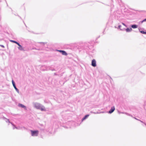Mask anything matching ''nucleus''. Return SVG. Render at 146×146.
<instances>
[{
    "label": "nucleus",
    "instance_id": "nucleus-1",
    "mask_svg": "<svg viewBox=\"0 0 146 146\" xmlns=\"http://www.w3.org/2000/svg\"><path fill=\"white\" fill-rule=\"evenodd\" d=\"M33 104V106L37 109L40 110L42 111H46V110L45 107L39 103L34 102Z\"/></svg>",
    "mask_w": 146,
    "mask_h": 146
},
{
    "label": "nucleus",
    "instance_id": "nucleus-2",
    "mask_svg": "<svg viewBox=\"0 0 146 146\" xmlns=\"http://www.w3.org/2000/svg\"><path fill=\"white\" fill-rule=\"evenodd\" d=\"M30 131L32 136H37L38 134L39 131L38 130H31Z\"/></svg>",
    "mask_w": 146,
    "mask_h": 146
},
{
    "label": "nucleus",
    "instance_id": "nucleus-3",
    "mask_svg": "<svg viewBox=\"0 0 146 146\" xmlns=\"http://www.w3.org/2000/svg\"><path fill=\"white\" fill-rule=\"evenodd\" d=\"M38 127L40 130L43 131L45 129V125L43 124L38 123Z\"/></svg>",
    "mask_w": 146,
    "mask_h": 146
},
{
    "label": "nucleus",
    "instance_id": "nucleus-4",
    "mask_svg": "<svg viewBox=\"0 0 146 146\" xmlns=\"http://www.w3.org/2000/svg\"><path fill=\"white\" fill-rule=\"evenodd\" d=\"M12 84L14 88L15 89L16 91L18 92V93H19V89L16 87L15 82L14 81L12 80Z\"/></svg>",
    "mask_w": 146,
    "mask_h": 146
},
{
    "label": "nucleus",
    "instance_id": "nucleus-5",
    "mask_svg": "<svg viewBox=\"0 0 146 146\" xmlns=\"http://www.w3.org/2000/svg\"><path fill=\"white\" fill-rule=\"evenodd\" d=\"M132 30V29L131 28H127V29L123 28V29H121V31H125L127 32H131Z\"/></svg>",
    "mask_w": 146,
    "mask_h": 146
},
{
    "label": "nucleus",
    "instance_id": "nucleus-6",
    "mask_svg": "<svg viewBox=\"0 0 146 146\" xmlns=\"http://www.w3.org/2000/svg\"><path fill=\"white\" fill-rule=\"evenodd\" d=\"M91 65L94 67H95L96 66V61L94 59L92 60Z\"/></svg>",
    "mask_w": 146,
    "mask_h": 146
},
{
    "label": "nucleus",
    "instance_id": "nucleus-7",
    "mask_svg": "<svg viewBox=\"0 0 146 146\" xmlns=\"http://www.w3.org/2000/svg\"><path fill=\"white\" fill-rule=\"evenodd\" d=\"M115 110V108L114 106H112L110 110L108 112L109 114H111Z\"/></svg>",
    "mask_w": 146,
    "mask_h": 146
},
{
    "label": "nucleus",
    "instance_id": "nucleus-8",
    "mask_svg": "<svg viewBox=\"0 0 146 146\" xmlns=\"http://www.w3.org/2000/svg\"><path fill=\"white\" fill-rule=\"evenodd\" d=\"M18 106L19 107L24 108L25 110H26L27 109L26 107L22 104L19 103L18 104Z\"/></svg>",
    "mask_w": 146,
    "mask_h": 146
},
{
    "label": "nucleus",
    "instance_id": "nucleus-9",
    "mask_svg": "<svg viewBox=\"0 0 146 146\" xmlns=\"http://www.w3.org/2000/svg\"><path fill=\"white\" fill-rule=\"evenodd\" d=\"M139 32L142 34H146V31L145 32L144 31L142 30V29L141 28H139Z\"/></svg>",
    "mask_w": 146,
    "mask_h": 146
},
{
    "label": "nucleus",
    "instance_id": "nucleus-10",
    "mask_svg": "<svg viewBox=\"0 0 146 146\" xmlns=\"http://www.w3.org/2000/svg\"><path fill=\"white\" fill-rule=\"evenodd\" d=\"M130 27H131V28H132L133 29H136L137 28L138 25L136 24H133L131 25H130Z\"/></svg>",
    "mask_w": 146,
    "mask_h": 146
},
{
    "label": "nucleus",
    "instance_id": "nucleus-11",
    "mask_svg": "<svg viewBox=\"0 0 146 146\" xmlns=\"http://www.w3.org/2000/svg\"><path fill=\"white\" fill-rule=\"evenodd\" d=\"M50 66H44V67L45 69H43V71L48 70H49V68Z\"/></svg>",
    "mask_w": 146,
    "mask_h": 146
},
{
    "label": "nucleus",
    "instance_id": "nucleus-12",
    "mask_svg": "<svg viewBox=\"0 0 146 146\" xmlns=\"http://www.w3.org/2000/svg\"><path fill=\"white\" fill-rule=\"evenodd\" d=\"M89 116V114H87L85 115L84 117L82 118V121L85 120Z\"/></svg>",
    "mask_w": 146,
    "mask_h": 146
},
{
    "label": "nucleus",
    "instance_id": "nucleus-13",
    "mask_svg": "<svg viewBox=\"0 0 146 146\" xmlns=\"http://www.w3.org/2000/svg\"><path fill=\"white\" fill-rule=\"evenodd\" d=\"M18 48L20 50H23L24 51V49L23 48V47L22 46L20 45V46H19V47H18Z\"/></svg>",
    "mask_w": 146,
    "mask_h": 146
},
{
    "label": "nucleus",
    "instance_id": "nucleus-14",
    "mask_svg": "<svg viewBox=\"0 0 146 146\" xmlns=\"http://www.w3.org/2000/svg\"><path fill=\"white\" fill-rule=\"evenodd\" d=\"M61 54L62 55L65 56H66L68 54L64 50H63Z\"/></svg>",
    "mask_w": 146,
    "mask_h": 146
},
{
    "label": "nucleus",
    "instance_id": "nucleus-15",
    "mask_svg": "<svg viewBox=\"0 0 146 146\" xmlns=\"http://www.w3.org/2000/svg\"><path fill=\"white\" fill-rule=\"evenodd\" d=\"M3 119H6V122H9V123H10L11 122H10V121H9V119H7V118H6V117H3Z\"/></svg>",
    "mask_w": 146,
    "mask_h": 146
},
{
    "label": "nucleus",
    "instance_id": "nucleus-16",
    "mask_svg": "<svg viewBox=\"0 0 146 146\" xmlns=\"http://www.w3.org/2000/svg\"><path fill=\"white\" fill-rule=\"evenodd\" d=\"M38 43H40V44H42L43 45V46L45 44L47 43V42H38Z\"/></svg>",
    "mask_w": 146,
    "mask_h": 146
},
{
    "label": "nucleus",
    "instance_id": "nucleus-17",
    "mask_svg": "<svg viewBox=\"0 0 146 146\" xmlns=\"http://www.w3.org/2000/svg\"><path fill=\"white\" fill-rule=\"evenodd\" d=\"M11 123L12 124V125L13 126V129H14L15 128L17 129H18V128L15 126V125L13 124V123Z\"/></svg>",
    "mask_w": 146,
    "mask_h": 146
},
{
    "label": "nucleus",
    "instance_id": "nucleus-18",
    "mask_svg": "<svg viewBox=\"0 0 146 146\" xmlns=\"http://www.w3.org/2000/svg\"><path fill=\"white\" fill-rule=\"evenodd\" d=\"M49 70L53 71L55 70V69L54 68H52L51 66H50L49 68Z\"/></svg>",
    "mask_w": 146,
    "mask_h": 146
},
{
    "label": "nucleus",
    "instance_id": "nucleus-19",
    "mask_svg": "<svg viewBox=\"0 0 146 146\" xmlns=\"http://www.w3.org/2000/svg\"><path fill=\"white\" fill-rule=\"evenodd\" d=\"M49 70L53 71L55 70V69L54 68H52L51 66H50L49 68Z\"/></svg>",
    "mask_w": 146,
    "mask_h": 146
},
{
    "label": "nucleus",
    "instance_id": "nucleus-20",
    "mask_svg": "<svg viewBox=\"0 0 146 146\" xmlns=\"http://www.w3.org/2000/svg\"><path fill=\"white\" fill-rule=\"evenodd\" d=\"M10 41L11 42H13V43H15V44L17 42L16 41H15L14 40H10Z\"/></svg>",
    "mask_w": 146,
    "mask_h": 146
},
{
    "label": "nucleus",
    "instance_id": "nucleus-21",
    "mask_svg": "<svg viewBox=\"0 0 146 146\" xmlns=\"http://www.w3.org/2000/svg\"><path fill=\"white\" fill-rule=\"evenodd\" d=\"M134 118L135 119H136V120H138V121H140L142 123H143V121H142L141 120H139V119H137V118H136V117H134Z\"/></svg>",
    "mask_w": 146,
    "mask_h": 146
},
{
    "label": "nucleus",
    "instance_id": "nucleus-22",
    "mask_svg": "<svg viewBox=\"0 0 146 146\" xmlns=\"http://www.w3.org/2000/svg\"><path fill=\"white\" fill-rule=\"evenodd\" d=\"M56 51H57L58 52H60V53H61L62 52V51H63V50H56Z\"/></svg>",
    "mask_w": 146,
    "mask_h": 146
},
{
    "label": "nucleus",
    "instance_id": "nucleus-23",
    "mask_svg": "<svg viewBox=\"0 0 146 146\" xmlns=\"http://www.w3.org/2000/svg\"><path fill=\"white\" fill-rule=\"evenodd\" d=\"M121 25H119L118 26V27L117 28L118 29H119L120 30H121V29H121Z\"/></svg>",
    "mask_w": 146,
    "mask_h": 146
},
{
    "label": "nucleus",
    "instance_id": "nucleus-24",
    "mask_svg": "<svg viewBox=\"0 0 146 146\" xmlns=\"http://www.w3.org/2000/svg\"><path fill=\"white\" fill-rule=\"evenodd\" d=\"M144 22L143 20L139 22V24H141Z\"/></svg>",
    "mask_w": 146,
    "mask_h": 146
},
{
    "label": "nucleus",
    "instance_id": "nucleus-25",
    "mask_svg": "<svg viewBox=\"0 0 146 146\" xmlns=\"http://www.w3.org/2000/svg\"><path fill=\"white\" fill-rule=\"evenodd\" d=\"M121 24L123 25L124 26H125L126 27H127V25L126 24H125L124 23H123L122 22L121 23Z\"/></svg>",
    "mask_w": 146,
    "mask_h": 146
},
{
    "label": "nucleus",
    "instance_id": "nucleus-26",
    "mask_svg": "<svg viewBox=\"0 0 146 146\" xmlns=\"http://www.w3.org/2000/svg\"><path fill=\"white\" fill-rule=\"evenodd\" d=\"M92 46H88L87 48V49L88 50V48L90 49L92 48Z\"/></svg>",
    "mask_w": 146,
    "mask_h": 146
},
{
    "label": "nucleus",
    "instance_id": "nucleus-27",
    "mask_svg": "<svg viewBox=\"0 0 146 146\" xmlns=\"http://www.w3.org/2000/svg\"><path fill=\"white\" fill-rule=\"evenodd\" d=\"M16 44H17L19 46L20 45V44L17 41L16 42Z\"/></svg>",
    "mask_w": 146,
    "mask_h": 146
},
{
    "label": "nucleus",
    "instance_id": "nucleus-28",
    "mask_svg": "<svg viewBox=\"0 0 146 146\" xmlns=\"http://www.w3.org/2000/svg\"><path fill=\"white\" fill-rule=\"evenodd\" d=\"M16 44H17L19 46L20 45V44L17 41L16 42Z\"/></svg>",
    "mask_w": 146,
    "mask_h": 146
},
{
    "label": "nucleus",
    "instance_id": "nucleus-29",
    "mask_svg": "<svg viewBox=\"0 0 146 146\" xmlns=\"http://www.w3.org/2000/svg\"><path fill=\"white\" fill-rule=\"evenodd\" d=\"M0 46H1V47L4 48L5 47L3 45H0Z\"/></svg>",
    "mask_w": 146,
    "mask_h": 146
},
{
    "label": "nucleus",
    "instance_id": "nucleus-30",
    "mask_svg": "<svg viewBox=\"0 0 146 146\" xmlns=\"http://www.w3.org/2000/svg\"><path fill=\"white\" fill-rule=\"evenodd\" d=\"M34 49H36V50H40V48H38V49H36V48H34Z\"/></svg>",
    "mask_w": 146,
    "mask_h": 146
},
{
    "label": "nucleus",
    "instance_id": "nucleus-31",
    "mask_svg": "<svg viewBox=\"0 0 146 146\" xmlns=\"http://www.w3.org/2000/svg\"><path fill=\"white\" fill-rule=\"evenodd\" d=\"M54 75L55 76L58 75L56 73H54Z\"/></svg>",
    "mask_w": 146,
    "mask_h": 146
},
{
    "label": "nucleus",
    "instance_id": "nucleus-32",
    "mask_svg": "<svg viewBox=\"0 0 146 146\" xmlns=\"http://www.w3.org/2000/svg\"><path fill=\"white\" fill-rule=\"evenodd\" d=\"M144 22H146V18L144 19L143 20Z\"/></svg>",
    "mask_w": 146,
    "mask_h": 146
},
{
    "label": "nucleus",
    "instance_id": "nucleus-33",
    "mask_svg": "<svg viewBox=\"0 0 146 146\" xmlns=\"http://www.w3.org/2000/svg\"><path fill=\"white\" fill-rule=\"evenodd\" d=\"M21 19H22V18H21V17H20L19 16V15H17Z\"/></svg>",
    "mask_w": 146,
    "mask_h": 146
},
{
    "label": "nucleus",
    "instance_id": "nucleus-34",
    "mask_svg": "<svg viewBox=\"0 0 146 146\" xmlns=\"http://www.w3.org/2000/svg\"><path fill=\"white\" fill-rule=\"evenodd\" d=\"M94 113H95V114H96V113H98V112H97L96 113H95V112H94Z\"/></svg>",
    "mask_w": 146,
    "mask_h": 146
},
{
    "label": "nucleus",
    "instance_id": "nucleus-35",
    "mask_svg": "<svg viewBox=\"0 0 146 146\" xmlns=\"http://www.w3.org/2000/svg\"><path fill=\"white\" fill-rule=\"evenodd\" d=\"M143 123H144V124H145V125H146V123H144V122H143Z\"/></svg>",
    "mask_w": 146,
    "mask_h": 146
},
{
    "label": "nucleus",
    "instance_id": "nucleus-36",
    "mask_svg": "<svg viewBox=\"0 0 146 146\" xmlns=\"http://www.w3.org/2000/svg\"><path fill=\"white\" fill-rule=\"evenodd\" d=\"M105 30V29H104V31L103 32V34H104V31Z\"/></svg>",
    "mask_w": 146,
    "mask_h": 146
},
{
    "label": "nucleus",
    "instance_id": "nucleus-37",
    "mask_svg": "<svg viewBox=\"0 0 146 146\" xmlns=\"http://www.w3.org/2000/svg\"><path fill=\"white\" fill-rule=\"evenodd\" d=\"M115 28H117V27H116V26H115Z\"/></svg>",
    "mask_w": 146,
    "mask_h": 146
},
{
    "label": "nucleus",
    "instance_id": "nucleus-38",
    "mask_svg": "<svg viewBox=\"0 0 146 146\" xmlns=\"http://www.w3.org/2000/svg\"><path fill=\"white\" fill-rule=\"evenodd\" d=\"M24 129H25V127H24Z\"/></svg>",
    "mask_w": 146,
    "mask_h": 146
},
{
    "label": "nucleus",
    "instance_id": "nucleus-39",
    "mask_svg": "<svg viewBox=\"0 0 146 146\" xmlns=\"http://www.w3.org/2000/svg\"><path fill=\"white\" fill-rule=\"evenodd\" d=\"M110 78L111 79H112V78H111V77H110Z\"/></svg>",
    "mask_w": 146,
    "mask_h": 146
}]
</instances>
